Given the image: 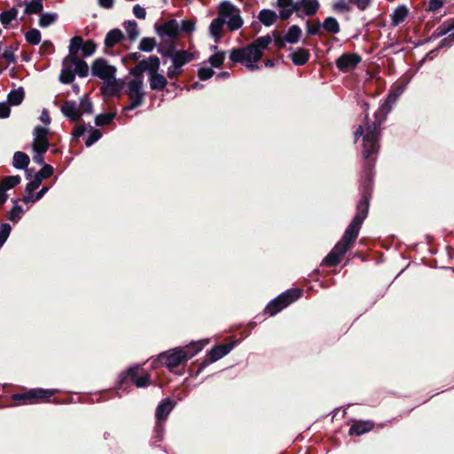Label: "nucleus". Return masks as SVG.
<instances>
[{
  "mask_svg": "<svg viewBox=\"0 0 454 454\" xmlns=\"http://www.w3.org/2000/svg\"><path fill=\"white\" fill-rule=\"evenodd\" d=\"M380 148V142L367 141L364 139V150L362 155L364 160L363 172L360 182V200L356 207L369 211L370 200L373 190V168Z\"/></svg>",
  "mask_w": 454,
  "mask_h": 454,
  "instance_id": "nucleus-1",
  "label": "nucleus"
},
{
  "mask_svg": "<svg viewBox=\"0 0 454 454\" xmlns=\"http://www.w3.org/2000/svg\"><path fill=\"white\" fill-rule=\"evenodd\" d=\"M83 40L80 36L71 39L69 44V54L64 59L59 80L63 83H70L74 75L85 77L89 72V67L85 61L77 57V52L82 50Z\"/></svg>",
  "mask_w": 454,
  "mask_h": 454,
  "instance_id": "nucleus-2",
  "label": "nucleus"
},
{
  "mask_svg": "<svg viewBox=\"0 0 454 454\" xmlns=\"http://www.w3.org/2000/svg\"><path fill=\"white\" fill-rule=\"evenodd\" d=\"M404 88L405 85H400L387 94L385 101L374 113V121L368 124L367 132L364 136L365 140L380 142V126L385 121L387 114L391 112L399 97L403 94Z\"/></svg>",
  "mask_w": 454,
  "mask_h": 454,
  "instance_id": "nucleus-3",
  "label": "nucleus"
},
{
  "mask_svg": "<svg viewBox=\"0 0 454 454\" xmlns=\"http://www.w3.org/2000/svg\"><path fill=\"white\" fill-rule=\"evenodd\" d=\"M195 22L190 20H183L181 22L171 19L160 24L154 25L156 34L162 39L175 40L180 32L191 34L195 30Z\"/></svg>",
  "mask_w": 454,
  "mask_h": 454,
  "instance_id": "nucleus-4",
  "label": "nucleus"
},
{
  "mask_svg": "<svg viewBox=\"0 0 454 454\" xmlns=\"http://www.w3.org/2000/svg\"><path fill=\"white\" fill-rule=\"evenodd\" d=\"M302 295V290L300 288H290L281 293L276 298L272 299L265 307L263 315L273 317L285 308L288 307Z\"/></svg>",
  "mask_w": 454,
  "mask_h": 454,
  "instance_id": "nucleus-5",
  "label": "nucleus"
},
{
  "mask_svg": "<svg viewBox=\"0 0 454 454\" xmlns=\"http://www.w3.org/2000/svg\"><path fill=\"white\" fill-rule=\"evenodd\" d=\"M217 16L230 31L238 30L243 25L239 10L230 2L225 1L219 4Z\"/></svg>",
  "mask_w": 454,
  "mask_h": 454,
  "instance_id": "nucleus-6",
  "label": "nucleus"
},
{
  "mask_svg": "<svg viewBox=\"0 0 454 454\" xmlns=\"http://www.w3.org/2000/svg\"><path fill=\"white\" fill-rule=\"evenodd\" d=\"M369 211L356 207V214L347 226L341 239L338 241L342 246L349 249L352 244L358 237L360 229L364 221L368 215Z\"/></svg>",
  "mask_w": 454,
  "mask_h": 454,
  "instance_id": "nucleus-7",
  "label": "nucleus"
},
{
  "mask_svg": "<svg viewBox=\"0 0 454 454\" xmlns=\"http://www.w3.org/2000/svg\"><path fill=\"white\" fill-rule=\"evenodd\" d=\"M143 86V77H135L128 82L126 92L130 100V104L124 107L123 111H130L142 105L145 98Z\"/></svg>",
  "mask_w": 454,
  "mask_h": 454,
  "instance_id": "nucleus-8",
  "label": "nucleus"
},
{
  "mask_svg": "<svg viewBox=\"0 0 454 454\" xmlns=\"http://www.w3.org/2000/svg\"><path fill=\"white\" fill-rule=\"evenodd\" d=\"M230 59L232 62H239L247 68L253 70L255 63V43L253 42L243 48L233 49Z\"/></svg>",
  "mask_w": 454,
  "mask_h": 454,
  "instance_id": "nucleus-9",
  "label": "nucleus"
},
{
  "mask_svg": "<svg viewBox=\"0 0 454 454\" xmlns=\"http://www.w3.org/2000/svg\"><path fill=\"white\" fill-rule=\"evenodd\" d=\"M184 351H181L180 348L173 349L169 354H161L158 360L160 362L165 361L166 365L169 369H173L179 364L186 362L188 359L192 357V354L184 353Z\"/></svg>",
  "mask_w": 454,
  "mask_h": 454,
  "instance_id": "nucleus-10",
  "label": "nucleus"
},
{
  "mask_svg": "<svg viewBox=\"0 0 454 454\" xmlns=\"http://www.w3.org/2000/svg\"><path fill=\"white\" fill-rule=\"evenodd\" d=\"M92 74L98 76L102 80L111 79L115 76L116 68L115 67L108 64V62L103 59H97L91 67Z\"/></svg>",
  "mask_w": 454,
  "mask_h": 454,
  "instance_id": "nucleus-11",
  "label": "nucleus"
},
{
  "mask_svg": "<svg viewBox=\"0 0 454 454\" xmlns=\"http://www.w3.org/2000/svg\"><path fill=\"white\" fill-rule=\"evenodd\" d=\"M49 129L36 126L33 131L32 148L34 152H46L50 146L48 140Z\"/></svg>",
  "mask_w": 454,
  "mask_h": 454,
  "instance_id": "nucleus-12",
  "label": "nucleus"
},
{
  "mask_svg": "<svg viewBox=\"0 0 454 454\" xmlns=\"http://www.w3.org/2000/svg\"><path fill=\"white\" fill-rule=\"evenodd\" d=\"M361 61L362 58L357 53H344L336 59L335 65L339 71L348 73L355 69Z\"/></svg>",
  "mask_w": 454,
  "mask_h": 454,
  "instance_id": "nucleus-13",
  "label": "nucleus"
},
{
  "mask_svg": "<svg viewBox=\"0 0 454 454\" xmlns=\"http://www.w3.org/2000/svg\"><path fill=\"white\" fill-rule=\"evenodd\" d=\"M348 249L346 246H342L337 242L334 247L329 252V254L324 258L322 265L335 266L340 263L341 258L345 255Z\"/></svg>",
  "mask_w": 454,
  "mask_h": 454,
  "instance_id": "nucleus-14",
  "label": "nucleus"
},
{
  "mask_svg": "<svg viewBox=\"0 0 454 454\" xmlns=\"http://www.w3.org/2000/svg\"><path fill=\"white\" fill-rule=\"evenodd\" d=\"M162 55L170 57L172 59V63L180 67L194 59L193 53L183 50L173 51V50L171 49L165 53L162 52Z\"/></svg>",
  "mask_w": 454,
  "mask_h": 454,
  "instance_id": "nucleus-15",
  "label": "nucleus"
},
{
  "mask_svg": "<svg viewBox=\"0 0 454 454\" xmlns=\"http://www.w3.org/2000/svg\"><path fill=\"white\" fill-rule=\"evenodd\" d=\"M374 427V423L371 420H356L349 427L348 434L350 435L360 436L370 432Z\"/></svg>",
  "mask_w": 454,
  "mask_h": 454,
  "instance_id": "nucleus-16",
  "label": "nucleus"
},
{
  "mask_svg": "<svg viewBox=\"0 0 454 454\" xmlns=\"http://www.w3.org/2000/svg\"><path fill=\"white\" fill-rule=\"evenodd\" d=\"M103 81L104 83L101 90L104 95L113 97L120 92L121 84L116 80L115 76Z\"/></svg>",
  "mask_w": 454,
  "mask_h": 454,
  "instance_id": "nucleus-17",
  "label": "nucleus"
},
{
  "mask_svg": "<svg viewBox=\"0 0 454 454\" xmlns=\"http://www.w3.org/2000/svg\"><path fill=\"white\" fill-rule=\"evenodd\" d=\"M54 389L34 388L27 391L30 398V403H36L39 400L48 399L55 394Z\"/></svg>",
  "mask_w": 454,
  "mask_h": 454,
  "instance_id": "nucleus-18",
  "label": "nucleus"
},
{
  "mask_svg": "<svg viewBox=\"0 0 454 454\" xmlns=\"http://www.w3.org/2000/svg\"><path fill=\"white\" fill-rule=\"evenodd\" d=\"M61 112L72 121H77L81 116L79 106L73 101L65 102L61 107Z\"/></svg>",
  "mask_w": 454,
  "mask_h": 454,
  "instance_id": "nucleus-19",
  "label": "nucleus"
},
{
  "mask_svg": "<svg viewBox=\"0 0 454 454\" xmlns=\"http://www.w3.org/2000/svg\"><path fill=\"white\" fill-rule=\"evenodd\" d=\"M139 366L129 368L127 374L137 387H144L149 384V376L145 374L139 377Z\"/></svg>",
  "mask_w": 454,
  "mask_h": 454,
  "instance_id": "nucleus-20",
  "label": "nucleus"
},
{
  "mask_svg": "<svg viewBox=\"0 0 454 454\" xmlns=\"http://www.w3.org/2000/svg\"><path fill=\"white\" fill-rule=\"evenodd\" d=\"M232 344H224L212 348L208 354V359L210 362H215L221 359L232 349Z\"/></svg>",
  "mask_w": 454,
  "mask_h": 454,
  "instance_id": "nucleus-21",
  "label": "nucleus"
},
{
  "mask_svg": "<svg viewBox=\"0 0 454 454\" xmlns=\"http://www.w3.org/2000/svg\"><path fill=\"white\" fill-rule=\"evenodd\" d=\"M290 58L295 66H303L309 59V52L303 48H297L290 54Z\"/></svg>",
  "mask_w": 454,
  "mask_h": 454,
  "instance_id": "nucleus-22",
  "label": "nucleus"
},
{
  "mask_svg": "<svg viewBox=\"0 0 454 454\" xmlns=\"http://www.w3.org/2000/svg\"><path fill=\"white\" fill-rule=\"evenodd\" d=\"M278 15L275 11L270 9H262L257 15V20L266 27L271 26L277 20Z\"/></svg>",
  "mask_w": 454,
  "mask_h": 454,
  "instance_id": "nucleus-23",
  "label": "nucleus"
},
{
  "mask_svg": "<svg viewBox=\"0 0 454 454\" xmlns=\"http://www.w3.org/2000/svg\"><path fill=\"white\" fill-rule=\"evenodd\" d=\"M175 406L170 399L162 401L156 409V417L159 420L165 419Z\"/></svg>",
  "mask_w": 454,
  "mask_h": 454,
  "instance_id": "nucleus-24",
  "label": "nucleus"
},
{
  "mask_svg": "<svg viewBox=\"0 0 454 454\" xmlns=\"http://www.w3.org/2000/svg\"><path fill=\"white\" fill-rule=\"evenodd\" d=\"M409 14V10L406 5L402 4L395 8L391 14V23L393 26L401 24Z\"/></svg>",
  "mask_w": 454,
  "mask_h": 454,
  "instance_id": "nucleus-25",
  "label": "nucleus"
},
{
  "mask_svg": "<svg viewBox=\"0 0 454 454\" xmlns=\"http://www.w3.org/2000/svg\"><path fill=\"white\" fill-rule=\"evenodd\" d=\"M296 13V16L299 18H303L302 15V4H300V0L294 1L292 0L291 8L288 11H281L280 12V19L283 20H288L293 13Z\"/></svg>",
  "mask_w": 454,
  "mask_h": 454,
  "instance_id": "nucleus-26",
  "label": "nucleus"
},
{
  "mask_svg": "<svg viewBox=\"0 0 454 454\" xmlns=\"http://www.w3.org/2000/svg\"><path fill=\"white\" fill-rule=\"evenodd\" d=\"M149 82L152 90H161L166 87L168 81L164 75L157 72L149 75Z\"/></svg>",
  "mask_w": 454,
  "mask_h": 454,
  "instance_id": "nucleus-27",
  "label": "nucleus"
},
{
  "mask_svg": "<svg viewBox=\"0 0 454 454\" xmlns=\"http://www.w3.org/2000/svg\"><path fill=\"white\" fill-rule=\"evenodd\" d=\"M123 39V34L120 29H113L109 31L105 38V46L112 48Z\"/></svg>",
  "mask_w": 454,
  "mask_h": 454,
  "instance_id": "nucleus-28",
  "label": "nucleus"
},
{
  "mask_svg": "<svg viewBox=\"0 0 454 454\" xmlns=\"http://www.w3.org/2000/svg\"><path fill=\"white\" fill-rule=\"evenodd\" d=\"M300 4H302V14L309 17L315 15L320 7L318 0H300Z\"/></svg>",
  "mask_w": 454,
  "mask_h": 454,
  "instance_id": "nucleus-29",
  "label": "nucleus"
},
{
  "mask_svg": "<svg viewBox=\"0 0 454 454\" xmlns=\"http://www.w3.org/2000/svg\"><path fill=\"white\" fill-rule=\"evenodd\" d=\"M224 24L217 17L214 19L209 26V34L217 42L223 35Z\"/></svg>",
  "mask_w": 454,
  "mask_h": 454,
  "instance_id": "nucleus-30",
  "label": "nucleus"
},
{
  "mask_svg": "<svg viewBox=\"0 0 454 454\" xmlns=\"http://www.w3.org/2000/svg\"><path fill=\"white\" fill-rule=\"evenodd\" d=\"M320 26H322V28L333 35L339 34L340 31L337 19L332 16L326 17Z\"/></svg>",
  "mask_w": 454,
  "mask_h": 454,
  "instance_id": "nucleus-31",
  "label": "nucleus"
},
{
  "mask_svg": "<svg viewBox=\"0 0 454 454\" xmlns=\"http://www.w3.org/2000/svg\"><path fill=\"white\" fill-rule=\"evenodd\" d=\"M29 164V157L22 152H16L13 155L12 165L15 168L23 169Z\"/></svg>",
  "mask_w": 454,
  "mask_h": 454,
  "instance_id": "nucleus-32",
  "label": "nucleus"
},
{
  "mask_svg": "<svg viewBox=\"0 0 454 454\" xmlns=\"http://www.w3.org/2000/svg\"><path fill=\"white\" fill-rule=\"evenodd\" d=\"M301 35V29L298 25L291 26L287 33L285 35V40L287 41L288 43H296L299 42Z\"/></svg>",
  "mask_w": 454,
  "mask_h": 454,
  "instance_id": "nucleus-33",
  "label": "nucleus"
},
{
  "mask_svg": "<svg viewBox=\"0 0 454 454\" xmlns=\"http://www.w3.org/2000/svg\"><path fill=\"white\" fill-rule=\"evenodd\" d=\"M145 63V71L149 72V74H155L160 69V61L157 56H150L147 59L142 60Z\"/></svg>",
  "mask_w": 454,
  "mask_h": 454,
  "instance_id": "nucleus-34",
  "label": "nucleus"
},
{
  "mask_svg": "<svg viewBox=\"0 0 454 454\" xmlns=\"http://www.w3.org/2000/svg\"><path fill=\"white\" fill-rule=\"evenodd\" d=\"M25 13L27 14H37L43 11V1L42 0H31L30 2H25Z\"/></svg>",
  "mask_w": 454,
  "mask_h": 454,
  "instance_id": "nucleus-35",
  "label": "nucleus"
},
{
  "mask_svg": "<svg viewBox=\"0 0 454 454\" xmlns=\"http://www.w3.org/2000/svg\"><path fill=\"white\" fill-rule=\"evenodd\" d=\"M20 180L21 178L20 176H6L0 183V190L5 192L6 191L13 188L18 184H20Z\"/></svg>",
  "mask_w": 454,
  "mask_h": 454,
  "instance_id": "nucleus-36",
  "label": "nucleus"
},
{
  "mask_svg": "<svg viewBox=\"0 0 454 454\" xmlns=\"http://www.w3.org/2000/svg\"><path fill=\"white\" fill-rule=\"evenodd\" d=\"M124 27L128 34L129 38L131 41H134L139 35V30L137 28V24L136 21L129 20V21L125 22Z\"/></svg>",
  "mask_w": 454,
  "mask_h": 454,
  "instance_id": "nucleus-37",
  "label": "nucleus"
},
{
  "mask_svg": "<svg viewBox=\"0 0 454 454\" xmlns=\"http://www.w3.org/2000/svg\"><path fill=\"white\" fill-rule=\"evenodd\" d=\"M18 16V10L15 8H12L10 10L4 11L0 14V21L4 26H7L13 20H15Z\"/></svg>",
  "mask_w": 454,
  "mask_h": 454,
  "instance_id": "nucleus-38",
  "label": "nucleus"
},
{
  "mask_svg": "<svg viewBox=\"0 0 454 454\" xmlns=\"http://www.w3.org/2000/svg\"><path fill=\"white\" fill-rule=\"evenodd\" d=\"M57 14L52 12L43 13L39 19V26L41 27H47L57 20Z\"/></svg>",
  "mask_w": 454,
  "mask_h": 454,
  "instance_id": "nucleus-39",
  "label": "nucleus"
},
{
  "mask_svg": "<svg viewBox=\"0 0 454 454\" xmlns=\"http://www.w3.org/2000/svg\"><path fill=\"white\" fill-rule=\"evenodd\" d=\"M271 35H267L257 38V61L262 57V51L265 50L271 43Z\"/></svg>",
  "mask_w": 454,
  "mask_h": 454,
  "instance_id": "nucleus-40",
  "label": "nucleus"
},
{
  "mask_svg": "<svg viewBox=\"0 0 454 454\" xmlns=\"http://www.w3.org/2000/svg\"><path fill=\"white\" fill-rule=\"evenodd\" d=\"M24 98V91L22 89L12 90L8 95V101L11 105H20Z\"/></svg>",
  "mask_w": 454,
  "mask_h": 454,
  "instance_id": "nucleus-41",
  "label": "nucleus"
},
{
  "mask_svg": "<svg viewBox=\"0 0 454 454\" xmlns=\"http://www.w3.org/2000/svg\"><path fill=\"white\" fill-rule=\"evenodd\" d=\"M204 347V343L202 341L198 342H192L189 345L180 348L181 351H184V353L186 354H192V356H194L196 354H198Z\"/></svg>",
  "mask_w": 454,
  "mask_h": 454,
  "instance_id": "nucleus-42",
  "label": "nucleus"
},
{
  "mask_svg": "<svg viewBox=\"0 0 454 454\" xmlns=\"http://www.w3.org/2000/svg\"><path fill=\"white\" fill-rule=\"evenodd\" d=\"M25 37L29 43L36 45L41 42V32L36 28H32L26 33Z\"/></svg>",
  "mask_w": 454,
  "mask_h": 454,
  "instance_id": "nucleus-43",
  "label": "nucleus"
},
{
  "mask_svg": "<svg viewBox=\"0 0 454 454\" xmlns=\"http://www.w3.org/2000/svg\"><path fill=\"white\" fill-rule=\"evenodd\" d=\"M156 45L154 38L145 37L140 41L139 50L145 52H151Z\"/></svg>",
  "mask_w": 454,
  "mask_h": 454,
  "instance_id": "nucleus-44",
  "label": "nucleus"
},
{
  "mask_svg": "<svg viewBox=\"0 0 454 454\" xmlns=\"http://www.w3.org/2000/svg\"><path fill=\"white\" fill-rule=\"evenodd\" d=\"M450 32V29L448 28V26L441 25L439 26L428 37L425 43H429L431 41L436 40L442 36L446 35Z\"/></svg>",
  "mask_w": 454,
  "mask_h": 454,
  "instance_id": "nucleus-45",
  "label": "nucleus"
},
{
  "mask_svg": "<svg viewBox=\"0 0 454 454\" xmlns=\"http://www.w3.org/2000/svg\"><path fill=\"white\" fill-rule=\"evenodd\" d=\"M114 117L115 114H98L95 118V123L97 126H103L111 122Z\"/></svg>",
  "mask_w": 454,
  "mask_h": 454,
  "instance_id": "nucleus-46",
  "label": "nucleus"
},
{
  "mask_svg": "<svg viewBox=\"0 0 454 454\" xmlns=\"http://www.w3.org/2000/svg\"><path fill=\"white\" fill-rule=\"evenodd\" d=\"M225 59L224 52H216L215 54L212 55L208 61L214 67H219L222 66Z\"/></svg>",
  "mask_w": 454,
  "mask_h": 454,
  "instance_id": "nucleus-47",
  "label": "nucleus"
},
{
  "mask_svg": "<svg viewBox=\"0 0 454 454\" xmlns=\"http://www.w3.org/2000/svg\"><path fill=\"white\" fill-rule=\"evenodd\" d=\"M96 51V44L91 41L83 43L82 51L83 57L87 58L94 54Z\"/></svg>",
  "mask_w": 454,
  "mask_h": 454,
  "instance_id": "nucleus-48",
  "label": "nucleus"
},
{
  "mask_svg": "<svg viewBox=\"0 0 454 454\" xmlns=\"http://www.w3.org/2000/svg\"><path fill=\"white\" fill-rule=\"evenodd\" d=\"M448 35L442 39L438 44V49L450 48L454 43V33L449 32Z\"/></svg>",
  "mask_w": 454,
  "mask_h": 454,
  "instance_id": "nucleus-49",
  "label": "nucleus"
},
{
  "mask_svg": "<svg viewBox=\"0 0 454 454\" xmlns=\"http://www.w3.org/2000/svg\"><path fill=\"white\" fill-rule=\"evenodd\" d=\"M11 232V226L8 223H4L0 226V247L8 239Z\"/></svg>",
  "mask_w": 454,
  "mask_h": 454,
  "instance_id": "nucleus-50",
  "label": "nucleus"
},
{
  "mask_svg": "<svg viewBox=\"0 0 454 454\" xmlns=\"http://www.w3.org/2000/svg\"><path fill=\"white\" fill-rule=\"evenodd\" d=\"M215 72L211 67H202L198 71L199 78L202 81L207 80L213 76Z\"/></svg>",
  "mask_w": 454,
  "mask_h": 454,
  "instance_id": "nucleus-51",
  "label": "nucleus"
},
{
  "mask_svg": "<svg viewBox=\"0 0 454 454\" xmlns=\"http://www.w3.org/2000/svg\"><path fill=\"white\" fill-rule=\"evenodd\" d=\"M101 137H102V134L98 129H92L89 137L87 138V140L85 142L86 146L89 147V146L92 145L94 143H96L98 140H99Z\"/></svg>",
  "mask_w": 454,
  "mask_h": 454,
  "instance_id": "nucleus-52",
  "label": "nucleus"
},
{
  "mask_svg": "<svg viewBox=\"0 0 454 454\" xmlns=\"http://www.w3.org/2000/svg\"><path fill=\"white\" fill-rule=\"evenodd\" d=\"M320 25L321 23L319 21L315 24H311L309 21H307L306 27L308 35H315L320 34V29L322 28V26Z\"/></svg>",
  "mask_w": 454,
  "mask_h": 454,
  "instance_id": "nucleus-53",
  "label": "nucleus"
},
{
  "mask_svg": "<svg viewBox=\"0 0 454 454\" xmlns=\"http://www.w3.org/2000/svg\"><path fill=\"white\" fill-rule=\"evenodd\" d=\"M41 183H42V180H41L40 176L35 175L34 180H32L31 182H29L27 184V186H26L27 192L32 193L35 190H36L39 187Z\"/></svg>",
  "mask_w": 454,
  "mask_h": 454,
  "instance_id": "nucleus-54",
  "label": "nucleus"
},
{
  "mask_svg": "<svg viewBox=\"0 0 454 454\" xmlns=\"http://www.w3.org/2000/svg\"><path fill=\"white\" fill-rule=\"evenodd\" d=\"M443 5V0H429L426 7L427 12H435Z\"/></svg>",
  "mask_w": 454,
  "mask_h": 454,
  "instance_id": "nucleus-55",
  "label": "nucleus"
},
{
  "mask_svg": "<svg viewBox=\"0 0 454 454\" xmlns=\"http://www.w3.org/2000/svg\"><path fill=\"white\" fill-rule=\"evenodd\" d=\"M348 3L354 4L360 11H365L372 4V0H348Z\"/></svg>",
  "mask_w": 454,
  "mask_h": 454,
  "instance_id": "nucleus-56",
  "label": "nucleus"
},
{
  "mask_svg": "<svg viewBox=\"0 0 454 454\" xmlns=\"http://www.w3.org/2000/svg\"><path fill=\"white\" fill-rule=\"evenodd\" d=\"M22 214V208L20 206H14L10 212L9 219L12 222H18Z\"/></svg>",
  "mask_w": 454,
  "mask_h": 454,
  "instance_id": "nucleus-57",
  "label": "nucleus"
},
{
  "mask_svg": "<svg viewBox=\"0 0 454 454\" xmlns=\"http://www.w3.org/2000/svg\"><path fill=\"white\" fill-rule=\"evenodd\" d=\"M53 174V168L50 165H43V168L36 174V176H40L41 180L43 178L50 177Z\"/></svg>",
  "mask_w": 454,
  "mask_h": 454,
  "instance_id": "nucleus-58",
  "label": "nucleus"
},
{
  "mask_svg": "<svg viewBox=\"0 0 454 454\" xmlns=\"http://www.w3.org/2000/svg\"><path fill=\"white\" fill-rule=\"evenodd\" d=\"M79 108H80V112L82 111L83 113H89V114L92 113V104L86 98H84L81 100Z\"/></svg>",
  "mask_w": 454,
  "mask_h": 454,
  "instance_id": "nucleus-59",
  "label": "nucleus"
},
{
  "mask_svg": "<svg viewBox=\"0 0 454 454\" xmlns=\"http://www.w3.org/2000/svg\"><path fill=\"white\" fill-rule=\"evenodd\" d=\"M181 73H182V67H180L176 65H174L173 63H172V66H170L168 68V76L170 79L176 78Z\"/></svg>",
  "mask_w": 454,
  "mask_h": 454,
  "instance_id": "nucleus-60",
  "label": "nucleus"
},
{
  "mask_svg": "<svg viewBox=\"0 0 454 454\" xmlns=\"http://www.w3.org/2000/svg\"><path fill=\"white\" fill-rule=\"evenodd\" d=\"M144 66L145 63L140 61L134 68L131 69L130 74L134 75L135 77H142L143 73L145 72Z\"/></svg>",
  "mask_w": 454,
  "mask_h": 454,
  "instance_id": "nucleus-61",
  "label": "nucleus"
},
{
  "mask_svg": "<svg viewBox=\"0 0 454 454\" xmlns=\"http://www.w3.org/2000/svg\"><path fill=\"white\" fill-rule=\"evenodd\" d=\"M272 36L274 43L278 49H282L286 46L287 41L285 40V36H280L277 32H274Z\"/></svg>",
  "mask_w": 454,
  "mask_h": 454,
  "instance_id": "nucleus-62",
  "label": "nucleus"
},
{
  "mask_svg": "<svg viewBox=\"0 0 454 454\" xmlns=\"http://www.w3.org/2000/svg\"><path fill=\"white\" fill-rule=\"evenodd\" d=\"M276 5L278 8L279 12L281 11H288V9L291 8L292 5V0H277ZM278 17L280 18V14L278 15Z\"/></svg>",
  "mask_w": 454,
  "mask_h": 454,
  "instance_id": "nucleus-63",
  "label": "nucleus"
},
{
  "mask_svg": "<svg viewBox=\"0 0 454 454\" xmlns=\"http://www.w3.org/2000/svg\"><path fill=\"white\" fill-rule=\"evenodd\" d=\"M133 13L137 19L144 20L146 16L145 9L139 4H137L133 7Z\"/></svg>",
  "mask_w": 454,
  "mask_h": 454,
  "instance_id": "nucleus-64",
  "label": "nucleus"
}]
</instances>
